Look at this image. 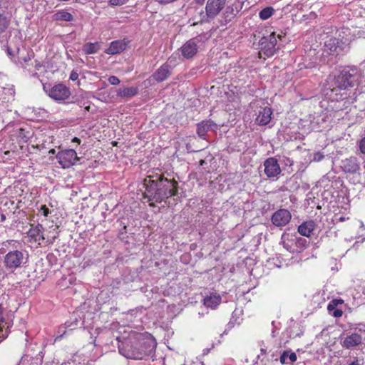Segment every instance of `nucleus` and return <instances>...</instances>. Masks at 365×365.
I'll return each instance as SVG.
<instances>
[{
  "instance_id": "nucleus-1",
  "label": "nucleus",
  "mask_w": 365,
  "mask_h": 365,
  "mask_svg": "<svg viewBox=\"0 0 365 365\" xmlns=\"http://www.w3.org/2000/svg\"><path fill=\"white\" fill-rule=\"evenodd\" d=\"M143 199H147L150 207L155 202H161L178 193V182L174 178H165L163 174L149 175L144 180Z\"/></svg>"
},
{
  "instance_id": "nucleus-2",
  "label": "nucleus",
  "mask_w": 365,
  "mask_h": 365,
  "mask_svg": "<svg viewBox=\"0 0 365 365\" xmlns=\"http://www.w3.org/2000/svg\"><path fill=\"white\" fill-rule=\"evenodd\" d=\"M156 345L150 335L138 334L134 340L127 341L119 346V351L127 359L142 360L154 354Z\"/></svg>"
},
{
  "instance_id": "nucleus-3",
  "label": "nucleus",
  "mask_w": 365,
  "mask_h": 365,
  "mask_svg": "<svg viewBox=\"0 0 365 365\" xmlns=\"http://www.w3.org/2000/svg\"><path fill=\"white\" fill-rule=\"evenodd\" d=\"M21 247V243L18 240H9L1 242L0 254H5L3 263L7 270L14 272L26 263L28 254Z\"/></svg>"
},
{
  "instance_id": "nucleus-4",
  "label": "nucleus",
  "mask_w": 365,
  "mask_h": 365,
  "mask_svg": "<svg viewBox=\"0 0 365 365\" xmlns=\"http://www.w3.org/2000/svg\"><path fill=\"white\" fill-rule=\"evenodd\" d=\"M353 75L349 71H341L337 76L335 77L331 93L334 100L336 101H343L347 98V93L346 90L349 87H353L354 83L352 81Z\"/></svg>"
},
{
  "instance_id": "nucleus-5",
  "label": "nucleus",
  "mask_w": 365,
  "mask_h": 365,
  "mask_svg": "<svg viewBox=\"0 0 365 365\" xmlns=\"http://www.w3.org/2000/svg\"><path fill=\"white\" fill-rule=\"evenodd\" d=\"M227 0H207L205 6V11H201L198 16H195L196 21L193 25L203 23H209L213 20L225 7Z\"/></svg>"
},
{
  "instance_id": "nucleus-6",
  "label": "nucleus",
  "mask_w": 365,
  "mask_h": 365,
  "mask_svg": "<svg viewBox=\"0 0 365 365\" xmlns=\"http://www.w3.org/2000/svg\"><path fill=\"white\" fill-rule=\"evenodd\" d=\"M349 44L346 40L343 41L336 37H331L325 41L324 49L329 55L338 56L346 51Z\"/></svg>"
},
{
  "instance_id": "nucleus-7",
  "label": "nucleus",
  "mask_w": 365,
  "mask_h": 365,
  "mask_svg": "<svg viewBox=\"0 0 365 365\" xmlns=\"http://www.w3.org/2000/svg\"><path fill=\"white\" fill-rule=\"evenodd\" d=\"M277 38L281 39L280 34H276V32H272L268 36H264L260 40L261 51L267 57L272 56L278 48H277Z\"/></svg>"
},
{
  "instance_id": "nucleus-8",
  "label": "nucleus",
  "mask_w": 365,
  "mask_h": 365,
  "mask_svg": "<svg viewBox=\"0 0 365 365\" xmlns=\"http://www.w3.org/2000/svg\"><path fill=\"white\" fill-rule=\"evenodd\" d=\"M56 158L63 168H68L79 160L77 153L73 149H68L58 152Z\"/></svg>"
},
{
  "instance_id": "nucleus-9",
  "label": "nucleus",
  "mask_w": 365,
  "mask_h": 365,
  "mask_svg": "<svg viewBox=\"0 0 365 365\" xmlns=\"http://www.w3.org/2000/svg\"><path fill=\"white\" fill-rule=\"evenodd\" d=\"M44 230V227L41 224L31 225L26 233L29 242L30 243H36L38 245H41L45 240Z\"/></svg>"
},
{
  "instance_id": "nucleus-10",
  "label": "nucleus",
  "mask_w": 365,
  "mask_h": 365,
  "mask_svg": "<svg viewBox=\"0 0 365 365\" xmlns=\"http://www.w3.org/2000/svg\"><path fill=\"white\" fill-rule=\"evenodd\" d=\"M48 95L56 101H63L68 99L71 96V91L68 87L63 83L53 86L48 92Z\"/></svg>"
},
{
  "instance_id": "nucleus-11",
  "label": "nucleus",
  "mask_w": 365,
  "mask_h": 365,
  "mask_svg": "<svg viewBox=\"0 0 365 365\" xmlns=\"http://www.w3.org/2000/svg\"><path fill=\"white\" fill-rule=\"evenodd\" d=\"M292 219L290 212L287 209H279L274 212L272 216L271 220L276 227H284Z\"/></svg>"
},
{
  "instance_id": "nucleus-12",
  "label": "nucleus",
  "mask_w": 365,
  "mask_h": 365,
  "mask_svg": "<svg viewBox=\"0 0 365 365\" xmlns=\"http://www.w3.org/2000/svg\"><path fill=\"white\" fill-rule=\"evenodd\" d=\"M304 241L302 238L295 235L283 233L281 237V244L283 247L290 252H294L297 247V242Z\"/></svg>"
},
{
  "instance_id": "nucleus-13",
  "label": "nucleus",
  "mask_w": 365,
  "mask_h": 365,
  "mask_svg": "<svg viewBox=\"0 0 365 365\" xmlns=\"http://www.w3.org/2000/svg\"><path fill=\"white\" fill-rule=\"evenodd\" d=\"M264 173L268 178H274L281 173V168L278 161L274 158H267L264 163Z\"/></svg>"
},
{
  "instance_id": "nucleus-14",
  "label": "nucleus",
  "mask_w": 365,
  "mask_h": 365,
  "mask_svg": "<svg viewBox=\"0 0 365 365\" xmlns=\"http://www.w3.org/2000/svg\"><path fill=\"white\" fill-rule=\"evenodd\" d=\"M197 51V45L193 39L187 41L180 48L181 54L186 59L192 58Z\"/></svg>"
},
{
  "instance_id": "nucleus-15",
  "label": "nucleus",
  "mask_w": 365,
  "mask_h": 365,
  "mask_svg": "<svg viewBox=\"0 0 365 365\" xmlns=\"http://www.w3.org/2000/svg\"><path fill=\"white\" fill-rule=\"evenodd\" d=\"M341 168L345 173L354 174L360 170V165L356 157H350L342 161Z\"/></svg>"
},
{
  "instance_id": "nucleus-16",
  "label": "nucleus",
  "mask_w": 365,
  "mask_h": 365,
  "mask_svg": "<svg viewBox=\"0 0 365 365\" xmlns=\"http://www.w3.org/2000/svg\"><path fill=\"white\" fill-rule=\"evenodd\" d=\"M317 228V223L314 220H309L303 222L297 228L298 232L304 237H310Z\"/></svg>"
},
{
  "instance_id": "nucleus-17",
  "label": "nucleus",
  "mask_w": 365,
  "mask_h": 365,
  "mask_svg": "<svg viewBox=\"0 0 365 365\" xmlns=\"http://www.w3.org/2000/svg\"><path fill=\"white\" fill-rule=\"evenodd\" d=\"M361 336L359 334L353 333L344 338L341 345L344 348L351 349L361 344Z\"/></svg>"
},
{
  "instance_id": "nucleus-18",
  "label": "nucleus",
  "mask_w": 365,
  "mask_h": 365,
  "mask_svg": "<svg viewBox=\"0 0 365 365\" xmlns=\"http://www.w3.org/2000/svg\"><path fill=\"white\" fill-rule=\"evenodd\" d=\"M127 42L125 40H116L110 43V46L105 51L109 55H115L123 51L127 47Z\"/></svg>"
},
{
  "instance_id": "nucleus-19",
  "label": "nucleus",
  "mask_w": 365,
  "mask_h": 365,
  "mask_svg": "<svg viewBox=\"0 0 365 365\" xmlns=\"http://www.w3.org/2000/svg\"><path fill=\"white\" fill-rule=\"evenodd\" d=\"M170 66L165 63L157 69V71L153 73V77L156 81L162 82L170 76Z\"/></svg>"
},
{
  "instance_id": "nucleus-20",
  "label": "nucleus",
  "mask_w": 365,
  "mask_h": 365,
  "mask_svg": "<svg viewBox=\"0 0 365 365\" xmlns=\"http://www.w3.org/2000/svg\"><path fill=\"white\" fill-rule=\"evenodd\" d=\"M222 302V297L217 293H211L203 299V304L212 309H216Z\"/></svg>"
},
{
  "instance_id": "nucleus-21",
  "label": "nucleus",
  "mask_w": 365,
  "mask_h": 365,
  "mask_svg": "<svg viewBox=\"0 0 365 365\" xmlns=\"http://www.w3.org/2000/svg\"><path fill=\"white\" fill-rule=\"evenodd\" d=\"M272 115V108L269 107H264L259 111V114L256 118V122L259 125H266L271 121Z\"/></svg>"
},
{
  "instance_id": "nucleus-22",
  "label": "nucleus",
  "mask_w": 365,
  "mask_h": 365,
  "mask_svg": "<svg viewBox=\"0 0 365 365\" xmlns=\"http://www.w3.org/2000/svg\"><path fill=\"white\" fill-rule=\"evenodd\" d=\"M216 125L210 120H202L197 124V133L202 139H205L206 133Z\"/></svg>"
},
{
  "instance_id": "nucleus-23",
  "label": "nucleus",
  "mask_w": 365,
  "mask_h": 365,
  "mask_svg": "<svg viewBox=\"0 0 365 365\" xmlns=\"http://www.w3.org/2000/svg\"><path fill=\"white\" fill-rule=\"evenodd\" d=\"M235 17V10L232 6H227L221 16L220 23L221 26H226Z\"/></svg>"
},
{
  "instance_id": "nucleus-24",
  "label": "nucleus",
  "mask_w": 365,
  "mask_h": 365,
  "mask_svg": "<svg viewBox=\"0 0 365 365\" xmlns=\"http://www.w3.org/2000/svg\"><path fill=\"white\" fill-rule=\"evenodd\" d=\"M138 93V87H124L120 88L117 91V96L120 98H131L136 96Z\"/></svg>"
},
{
  "instance_id": "nucleus-25",
  "label": "nucleus",
  "mask_w": 365,
  "mask_h": 365,
  "mask_svg": "<svg viewBox=\"0 0 365 365\" xmlns=\"http://www.w3.org/2000/svg\"><path fill=\"white\" fill-rule=\"evenodd\" d=\"M101 45L99 42L86 43L83 46V51L86 55L94 54L100 50Z\"/></svg>"
},
{
  "instance_id": "nucleus-26",
  "label": "nucleus",
  "mask_w": 365,
  "mask_h": 365,
  "mask_svg": "<svg viewBox=\"0 0 365 365\" xmlns=\"http://www.w3.org/2000/svg\"><path fill=\"white\" fill-rule=\"evenodd\" d=\"M53 19L56 21H71L73 17L71 13L65 10H61L53 15Z\"/></svg>"
},
{
  "instance_id": "nucleus-27",
  "label": "nucleus",
  "mask_w": 365,
  "mask_h": 365,
  "mask_svg": "<svg viewBox=\"0 0 365 365\" xmlns=\"http://www.w3.org/2000/svg\"><path fill=\"white\" fill-rule=\"evenodd\" d=\"M274 12V9L272 6H267L261 10L259 13V17L262 20H267L270 18Z\"/></svg>"
},
{
  "instance_id": "nucleus-28",
  "label": "nucleus",
  "mask_w": 365,
  "mask_h": 365,
  "mask_svg": "<svg viewBox=\"0 0 365 365\" xmlns=\"http://www.w3.org/2000/svg\"><path fill=\"white\" fill-rule=\"evenodd\" d=\"M10 24V19L5 15H0V36L8 29Z\"/></svg>"
},
{
  "instance_id": "nucleus-29",
  "label": "nucleus",
  "mask_w": 365,
  "mask_h": 365,
  "mask_svg": "<svg viewBox=\"0 0 365 365\" xmlns=\"http://www.w3.org/2000/svg\"><path fill=\"white\" fill-rule=\"evenodd\" d=\"M349 34H350V29L347 27H341L336 31V35H337L336 38L342 39L343 41L346 40L347 43H349V40L347 39L346 37L348 36H349Z\"/></svg>"
},
{
  "instance_id": "nucleus-30",
  "label": "nucleus",
  "mask_w": 365,
  "mask_h": 365,
  "mask_svg": "<svg viewBox=\"0 0 365 365\" xmlns=\"http://www.w3.org/2000/svg\"><path fill=\"white\" fill-rule=\"evenodd\" d=\"M344 304V300L341 299H333L327 305V309L336 308L339 305Z\"/></svg>"
},
{
  "instance_id": "nucleus-31",
  "label": "nucleus",
  "mask_w": 365,
  "mask_h": 365,
  "mask_svg": "<svg viewBox=\"0 0 365 365\" xmlns=\"http://www.w3.org/2000/svg\"><path fill=\"white\" fill-rule=\"evenodd\" d=\"M51 213V210L47 207V205H43L40 207L38 209V215H41L42 216L47 217L48 215Z\"/></svg>"
},
{
  "instance_id": "nucleus-32",
  "label": "nucleus",
  "mask_w": 365,
  "mask_h": 365,
  "mask_svg": "<svg viewBox=\"0 0 365 365\" xmlns=\"http://www.w3.org/2000/svg\"><path fill=\"white\" fill-rule=\"evenodd\" d=\"M108 82L113 86H117L120 83V79L115 76H111L108 78Z\"/></svg>"
},
{
  "instance_id": "nucleus-33",
  "label": "nucleus",
  "mask_w": 365,
  "mask_h": 365,
  "mask_svg": "<svg viewBox=\"0 0 365 365\" xmlns=\"http://www.w3.org/2000/svg\"><path fill=\"white\" fill-rule=\"evenodd\" d=\"M359 150H360V151H361L363 154H365V137H364V138H363L359 141Z\"/></svg>"
},
{
  "instance_id": "nucleus-34",
  "label": "nucleus",
  "mask_w": 365,
  "mask_h": 365,
  "mask_svg": "<svg viewBox=\"0 0 365 365\" xmlns=\"http://www.w3.org/2000/svg\"><path fill=\"white\" fill-rule=\"evenodd\" d=\"M329 314L336 318H339L342 316L343 311L341 309H339L334 310V312H332L331 313H329Z\"/></svg>"
},
{
  "instance_id": "nucleus-35",
  "label": "nucleus",
  "mask_w": 365,
  "mask_h": 365,
  "mask_svg": "<svg viewBox=\"0 0 365 365\" xmlns=\"http://www.w3.org/2000/svg\"><path fill=\"white\" fill-rule=\"evenodd\" d=\"M109 4L112 6H121L125 3L123 0H109Z\"/></svg>"
},
{
  "instance_id": "nucleus-36",
  "label": "nucleus",
  "mask_w": 365,
  "mask_h": 365,
  "mask_svg": "<svg viewBox=\"0 0 365 365\" xmlns=\"http://www.w3.org/2000/svg\"><path fill=\"white\" fill-rule=\"evenodd\" d=\"M288 356V351H283V353L282 354L281 356H280V362L282 364H286V359Z\"/></svg>"
},
{
  "instance_id": "nucleus-37",
  "label": "nucleus",
  "mask_w": 365,
  "mask_h": 365,
  "mask_svg": "<svg viewBox=\"0 0 365 365\" xmlns=\"http://www.w3.org/2000/svg\"><path fill=\"white\" fill-rule=\"evenodd\" d=\"M78 78V73L77 71H73L70 75V79L73 81H76Z\"/></svg>"
},
{
  "instance_id": "nucleus-38",
  "label": "nucleus",
  "mask_w": 365,
  "mask_h": 365,
  "mask_svg": "<svg viewBox=\"0 0 365 365\" xmlns=\"http://www.w3.org/2000/svg\"><path fill=\"white\" fill-rule=\"evenodd\" d=\"M287 357L289 359L291 362H294L297 359V355L294 352H291L289 354H288Z\"/></svg>"
},
{
  "instance_id": "nucleus-39",
  "label": "nucleus",
  "mask_w": 365,
  "mask_h": 365,
  "mask_svg": "<svg viewBox=\"0 0 365 365\" xmlns=\"http://www.w3.org/2000/svg\"><path fill=\"white\" fill-rule=\"evenodd\" d=\"M324 158V156L320 154V153H317L314 156V160H321L322 158Z\"/></svg>"
},
{
  "instance_id": "nucleus-40",
  "label": "nucleus",
  "mask_w": 365,
  "mask_h": 365,
  "mask_svg": "<svg viewBox=\"0 0 365 365\" xmlns=\"http://www.w3.org/2000/svg\"><path fill=\"white\" fill-rule=\"evenodd\" d=\"M4 322V319L3 317V310H2V307L0 305V323H3Z\"/></svg>"
},
{
  "instance_id": "nucleus-41",
  "label": "nucleus",
  "mask_w": 365,
  "mask_h": 365,
  "mask_svg": "<svg viewBox=\"0 0 365 365\" xmlns=\"http://www.w3.org/2000/svg\"><path fill=\"white\" fill-rule=\"evenodd\" d=\"M71 142L72 143H77L78 145H79L81 142V139L77 138V137H74L72 140H71Z\"/></svg>"
},
{
  "instance_id": "nucleus-42",
  "label": "nucleus",
  "mask_w": 365,
  "mask_h": 365,
  "mask_svg": "<svg viewBox=\"0 0 365 365\" xmlns=\"http://www.w3.org/2000/svg\"><path fill=\"white\" fill-rule=\"evenodd\" d=\"M304 241L302 242H297V245H300V246H304V243L306 242V240L303 239Z\"/></svg>"
},
{
  "instance_id": "nucleus-43",
  "label": "nucleus",
  "mask_w": 365,
  "mask_h": 365,
  "mask_svg": "<svg viewBox=\"0 0 365 365\" xmlns=\"http://www.w3.org/2000/svg\"><path fill=\"white\" fill-rule=\"evenodd\" d=\"M48 153L54 155V154L56 153V150H55V149H51V150L48 151Z\"/></svg>"
},
{
  "instance_id": "nucleus-44",
  "label": "nucleus",
  "mask_w": 365,
  "mask_h": 365,
  "mask_svg": "<svg viewBox=\"0 0 365 365\" xmlns=\"http://www.w3.org/2000/svg\"><path fill=\"white\" fill-rule=\"evenodd\" d=\"M336 309H338L337 307L336 308H332V309H327L329 311V313H331L332 312H334V310Z\"/></svg>"
},
{
  "instance_id": "nucleus-45",
  "label": "nucleus",
  "mask_w": 365,
  "mask_h": 365,
  "mask_svg": "<svg viewBox=\"0 0 365 365\" xmlns=\"http://www.w3.org/2000/svg\"><path fill=\"white\" fill-rule=\"evenodd\" d=\"M204 163H205V160H201L200 161V164L201 165H202Z\"/></svg>"
},
{
  "instance_id": "nucleus-46",
  "label": "nucleus",
  "mask_w": 365,
  "mask_h": 365,
  "mask_svg": "<svg viewBox=\"0 0 365 365\" xmlns=\"http://www.w3.org/2000/svg\"><path fill=\"white\" fill-rule=\"evenodd\" d=\"M1 218L2 221L4 220H5V215H1Z\"/></svg>"
},
{
  "instance_id": "nucleus-47",
  "label": "nucleus",
  "mask_w": 365,
  "mask_h": 365,
  "mask_svg": "<svg viewBox=\"0 0 365 365\" xmlns=\"http://www.w3.org/2000/svg\"><path fill=\"white\" fill-rule=\"evenodd\" d=\"M62 336H57L56 340L58 339H61Z\"/></svg>"
},
{
  "instance_id": "nucleus-48",
  "label": "nucleus",
  "mask_w": 365,
  "mask_h": 365,
  "mask_svg": "<svg viewBox=\"0 0 365 365\" xmlns=\"http://www.w3.org/2000/svg\"><path fill=\"white\" fill-rule=\"evenodd\" d=\"M261 351L265 353V351L263 349H261Z\"/></svg>"
},
{
  "instance_id": "nucleus-49",
  "label": "nucleus",
  "mask_w": 365,
  "mask_h": 365,
  "mask_svg": "<svg viewBox=\"0 0 365 365\" xmlns=\"http://www.w3.org/2000/svg\"><path fill=\"white\" fill-rule=\"evenodd\" d=\"M123 1L126 3L127 1H128V0H123Z\"/></svg>"
},
{
  "instance_id": "nucleus-50",
  "label": "nucleus",
  "mask_w": 365,
  "mask_h": 365,
  "mask_svg": "<svg viewBox=\"0 0 365 365\" xmlns=\"http://www.w3.org/2000/svg\"><path fill=\"white\" fill-rule=\"evenodd\" d=\"M197 2H199V0H197Z\"/></svg>"
}]
</instances>
